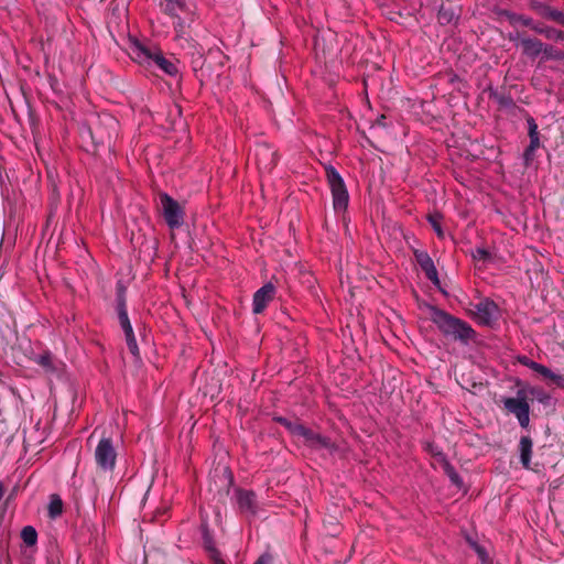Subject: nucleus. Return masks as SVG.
<instances>
[{"mask_svg":"<svg viewBox=\"0 0 564 564\" xmlns=\"http://www.w3.org/2000/svg\"><path fill=\"white\" fill-rule=\"evenodd\" d=\"M520 362H521L522 365L527 366L528 368L532 369V368H533V365H534V362H535V361H533V360L529 359L528 357H522V358L520 359Z\"/></svg>","mask_w":564,"mask_h":564,"instance_id":"58836bf2","label":"nucleus"},{"mask_svg":"<svg viewBox=\"0 0 564 564\" xmlns=\"http://www.w3.org/2000/svg\"><path fill=\"white\" fill-rule=\"evenodd\" d=\"M254 156L260 169H272L276 164V153L267 144L254 149Z\"/></svg>","mask_w":564,"mask_h":564,"instance_id":"ddd939ff","label":"nucleus"},{"mask_svg":"<svg viewBox=\"0 0 564 564\" xmlns=\"http://www.w3.org/2000/svg\"><path fill=\"white\" fill-rule=\"evenodd\" d=\"M296 434L295 437L302 438L304 444L313 449H328L332 451L334 448L333 443L329 438L315 433L314 431L305 427L304 425L300 424L299 427H296Z\"/></svg>","mask_w":564,"mask_h":564,"instance_id":"6e6552de","label":"nucleus"},{"mask_svg":"<svg viewBox=\"0 0 564 564\" xmlns=\"http://www.w3.org/2000/svg\"><path fill=\"white\" fill-rule=\"evenodd\" d=\"M160 204L163 216L170 228H178L183 224L184 213L178 203L169 194H160Z\"/></svg>","mask_w":564,"mask_h":564,"instance_id":"423d86ee","label":"nucleus"},{"mask_svg":"<svg viewBox=\"0 0 564 564\" xmlns=\"http://www.w3.org/2000/svg\"><path fill=\"white\" fill-rule=\"evenodd\" d=\"M127 346L133 356L139 354V347L134 334L126 336Z\"/></svg>","mask_w":564,"mask_h":564,"instance_id":"c756f323","label":"nucleus"},{"mask_svg":"<svg viewBox=\"0 0 564 564\" xmlns=\"http://www.w3.org/2000/svg\"><path fill=\"white\" fill-rule=\"evenodd\" d=\"M471 256L474 260L477 261H487L488 259H490V252L485 248H476L475 250L471 251Z\"/></svg>","mask_w":564,"mask_h":564,"instance_id":"bb28decb","label":"nucleus"},{"mask_svg":"<svg viewBox=\"0 0 564 564\" xmlns=\"http://www.w3.org/2000/svg\"><path fill=\"white\" fill-rule=\"evenodd\" d=\"M131 58L145 66H156L159 69L170 76L178 74L177 64L163 56L162 52L154 45H145L139 41H133L129 47Z\"/></svg>","mask_w":564,"mask_h":564,"instance_id":"f03ea898","label":"nucleus"},{"mask_svg":"<svg viewBox=\"0 0 564 564\" xmlns=\"http://www.w3.org/2000/svg\"><path fill=\"white\" fill-rule=\"evenodd\" d=\"M118 318H119L120 326L124 333V336L134 334L128 314L122 313V316H120Z\"/></svg>","mask_w":564,"mask_h":564,"instance_id":"a878e982","label":"nucleus"},{"mask_svg":"<svg viewBox=\"0 0 564 564\" xmlns=\"http://www.w3.org/2000/svg\"><path fill=\"white\" fill-rule=\"evenodd\" d=\"M468 542L471 545V547L475 550V552L477 553L479 560L482 563H486L488 561V555H487L486 550L482 546H480L479 544H477L475 541L468 540Z\"/></svg>","mask_w":564,"mask_h":564,"instance_id":"c85d7f7f","label":"nucleus"},{"mask_svg":"<svg viewBox=\"0 0 564 564\" xmlns=\"http://www.w3.org/2000/svg\"><path fill=\"white\" fill-rule=\"evenodd\" d=\"M540 147V139L539 137H531L530 138V151H535Z\"/></svg>","mask_w":564,"mask_h":564,"instance_id":"e433bc0d","label":"nucleus"},{"mask_svg":"<svg viewBox=\"0 0 564 564\" xmlns=\"http://www.w3.org/2000/svg\"><path fill=\"white\" fill-rule=\"evenodd\" d=\"M415 259L420 264L421 269L425 272L426 278L433 282L434 284H438V275L437 270L434 265L432 258L427 252L424 251H415Z\"/></svg>","mask_w":564,"mask_h":564,"instance_id":"4468645a","label":"nucleus"},{"mask_svg":"<svg viewBox=\"0 0 564 564\" xmlns=\"http://www.w3.org/2000/svg\"><path fill=\"white\" fill-rule=\"evenodd\" d=\"M296 434L295 437L302 438L304 444L313 449H328L332 451L334 448L333 443L329 438L315 433L314 431L305 427L304 425L300 424L299 427H296Z\"/></svg>","mask_w":564,"mask_h":564,"instance_id":"0eeeda50","label":"nucleus"},{"mask_svg":"<svg viewBox=\"0 0 564 564\" xmlns=\"http://www.w3.org/2000/svg\"><path fill=\"white\" fill-rule=\"evenodd\" d=\"M216 564H225L223 561H217Z\"/></svg>","mask_w":564,"mask_h":564,"instance_id":"c03bdc74","label":"nucleus"},{"mask_svg":"<svg viewBox=\"0 0 564 564\" xmlns=\"http://www.w3.org/2000/svg\"><path fill=\"white\" fill-rule=\"evenodd\" d=\"M117 311H118V317L122 316V313L128 314L127 306H126V297H124L123 292H118Z\"/></svg>","mask_w":564,"mask_h":564,"instance_id":"cd10ccee","label":"nucleus"},{"mask_svg":"<svg viewBox=\"0 0 564 564\" xmlns=\"http://www.w3.org/2000/svg\"><path fill=\"white\" fill-rule=\"evenodd\" d=\"M503 405L507 411L516 415L522 427H528L530 423V406L523 390H519L514 398H506Z\"/></svg>","mask_w":564,"mask_h":564,"instance_id":"20e7f679","label":"nucleus"},{"mask_svg":"<svg viewBox=\"0 0 564 564\" xmlns=\"http://www.w3.org/2000/svg\"><path fill=\"white\" fill-rule=\"evenodd\" d=\"M236 500L240 512L254 516L257 512L256 494L250 490L237 489L235 491Z\"/></svg>","mask_w":564,"mask_h":564,"instance_id":"f8f14e48","label":"nucleus"},{"mask_svg":"<svg viewBox=\"0 0 564 564\" xmlns=\"http://www.w3.org/2000/svg\"><path fill=\"white\" fill-rule=\"evenodd\" d=\"M445 473L454 485L458 487L463 485L459 475L455 471L454 467H452L448 463L445 464Z\"/></svg>","mask_w":564,"mask_h":564,"instance_id":"393cba45","label":"nucleus"},{"mask_svg":"<svg viewBox=\"0 0 564 564\" xmlns=\"http://www.w3.org/2000/svg\"><path fill=\"white\" fill-rule=\"evenodd\" d=\"M534 152L535 151H530L529 147L525 149L523 156L527 164L533 160Z\"/></svg>","mask_w":564,"mask_h":564,"instance_id":"4c0bfd02","label":"nucleus"},{"mask_svg":"<svg viewBox=\"0 0 564 564\" xmlns=\"http://www.w3.org/2000/svg\"><path fill=\"white\" fill-rule=\"evenodd\" d=\"M276 422L282 424L293 436L296 434V427L300 426V423L297 421H291L286 417L279 416L275 419Z\"/></svg>","mask_w":564,"mask_h":564,"instance_id":"412c9836","label":"nucleus"},{"mask_svg":"<svg viewBox=\"0 0 564 564\" xmlns=\"http://www.w3.org/2000/svg\"><path fill=\"white\" fill-rule=\"evenodd\" d=\"M528 126H529V138L539 137L538 124L535 123L533 118L528 119Z\"/></svg>","mask_w":564,"mask_h":564,"instance_id":"f704fd0d","label":"nucleus"},{"mask_svg":"<svg viewBox=\"0 0 564 564\" xmlns=\"http://www.w3.org/2000/svg\"><path fill=\"white\" fill-rule=\"evenodd\" d=\"M429 310L431 321L445 337L459 341L463 345H469L470 341L475 340L476 332L468 323L436 306H430Z\"/></svg>","mask_w":564,"mask_h":564,"instance_id":"f257e3e1","label":"nucleus"},{"mask_svg":"<svg viewBox=\"0 0 564 564\" xmlns=\"http://www.w3.org/2000/svg\"><path fill=\"white\" fill-rule=\"evenodd\" d=\"M441 219H442V216L437 213L433 214V215H429V217H427L429 223L431 224V226L433 227V229L435 230V232L437 234L438 237H443Z\"/></svg>","mask_w":564,"mask_h":564,"instance_id":"4be33fe9","label":"nucleus"},{"mask_svg":"<svg viewBox=\"0 0 564 564\" xmlns=\"http://www.w3.org/2000/svg\"><path fill=\"white\" fill-rule=\"evenodd\" d=\"M275 295V286L268 282L261 286L253 295L252 311L254 314H261Z\"/></svg>","mask_w":564,"mask_h":564,"instance_id":"9b49d317","label":"nucleus"},{"mask_svg":"<svg viewBox=\"0 0 564 564\" xmlns=\"http://www.w3.org/2000/svg\"><path fill=\"white\" fill-rule=\"evenodd\" d=\"M531 394L535 395L538 401L544 404H547L551 400V397L541 390L532 389Z\"/></svg>","mask_w":564,"mask_h":564,"instance_id":"2f4dec72","label":"nucleus"},{"mask_svg":"<svg viewBox=\"0 0 564 564\" xmlns=\"http://www.w3.org/2000/svg\"><path fill=\"white\" fill-rule=\"evenodd\" d=\"M454 19V13L442 8L438 12V21L441 23H451Z\"/></svg>","mask_w":564,"mask_h":564,"instance_id":"7c9ffc66","label":"nucleus"},{"mask_svg":"<svg viewBox=\"0 0 564 564\" xmlns=\"http://www.w3.org/2000/svg\"><path fill=\"white\" fill-rule=\"evenodd\" d=\"M117 451L110 437H102L95 449V460L99 468L110 471L116 466Z\"/></svg>","mask_w":564,"mask_h":564,"instance_id":"39448f33","label":"nucleus"},{"mask_svg":"<svg viewBox=\"0 0 564 564\" xmlns=\"http://www.w3.org/2000/svg\"><path fill=\"white\" fill-rule=\"evenodd\" d=\"M532 446V440L529 436L521 437L519 443L520 460L525 469H530Z\"/></svg>","mask_w":564,"mask_h":564,"instance_id":"dca6fc26","label":"nucleus"},{"mask_svg":"<svg viewBox=\"0 0 564 564\" xmlns=\"http://www.w3.org/2000/svg\"><path fill=\"white\" fill-rule=\"evenodd\" d=\"M99 122L105 126L107 130L104 131L100 128H96L95 131L90 132L93 140L100 144L110 142L112 134L117 131L118 121L112 116L104 113L99 116Z\"/></svg>","mask_w":564,"mask_h":564,"instance_id":"9d476101","label":"nucleus"},{"mask_svg":"<svg viewBox=\"0 0 564 564\" xmlns=\"http://www.w3.org/2000/svg\"><path fill=\"white\" fill-rule=\"evenodd\" d=\"M269 562H270V556L262 555L253 564H269Z\"/></svg>","mask_w":564,"mask_h":564,"instance_id":"ea45409f","label":"nucleus"},{"mask_svg":"<svg viewBox=\"0 0 564 564\" xmlns=\"http://www.w3.org/2000/svg\"><path fill=\"white\" fill-rule=\"evenodd\" d=\"M326 178L333 196L334 210L345 212L348 207L349 194L343 177L334 166L329 165L326 167Z\"/></svg>","mask_w":564,"mask_h":564,"instance_id":"7ed1b4c3","label":"nucleus"},{"mask_svg":"<svg viewBox=\"0 0 564 564\" xmlns=\"http://www.w3.org/2000/svg\"><path fill=\"white\" fill-rule=\"evenodd\" d=\"M185 6V0H164V10L171 15L184 11Z\"/></svg>","mask_w":564,"mask_h":564,"instance_id":"a211bd4d","label":"nucleus"},{"mask_svg":"<svg viewBox=\"0 0 564 564\" xmlns=\"http://www.w3.org/2000/svg\"><path fill=\"white\" fill-rule=\"evenodd\" d=\"M541 376H543L544 378H547V379H551L553 380L554 382H556L558 386H562L563 384V378L562 376L560 375H556L554 373L551 369H549L547 367H545L544 365H542L539 369V372Z\"/></svg>","mask_w":564,"mask_h":564,"instance_id":"aec40b11","label":"nucleus"},{"mask_svg":"<svg viewBox=\"0 0 564 564\" xmlns=\"http://www.w3.org/2000/svg\"><path fill=\"white\" fill-rule=\"evenodd\" d=\"M36 362L42 366L43 368H45L47 371H53L54 370V367H53V361H52V356L51 354L48 352H45L43 355H40L37 358H36Z\"/></svg>","mask_w":564,"mask_h":564,"instance_id":"b1692460","label":"nucleus"},{"mask_svg":"<svg viewBox=\"0 0 564 564\" xmlns=\"http://www.w3.org/2000/svg\"><path fill=\"white\" fill-rule=\"evenodd\" d=\"M48 516L52 519L59 517L63 513V501L57 495H52L48 503Z\"/></svg>","mask_w":564,"mask_h":564,"instance_id":"f3484780","label":"nucleus"},{"mask_svg":"<svg viewBox=\"0 0 564 564\" xmlns=\"http://www.w3.org/2000/svg\"><path fill=\"white\" fill-rule=\"evenodd\" d=\"M523 54L529 57H536L543 52L544 44L536 39L525 37L520 42Z\"/></svg>","mask_w":564,"mask_h":564,"instance_id":"2eb2a0df","label":"nucleus"},{"mask_svg":"<svg viewBox=\"0 0 564 564\" xmlns=\"http://www.w3.org/2000/svg\"><path fill=\"white\" fill-rule=\"evenodd\" d=\"M475 315L480 324L489 326L498 319L499 308L494 301L485 299L475 305Z\"/></svg>","mask_w":564,"mask_h":564,"instance_id":"1a4fd4ad","label":"nucleus"},{"mask_svg":"<svg viewBox=\"0 0 564 564\" xmlns=\"http://www.w3.org/2000/svg\"><path fill=\"white\" fill-rule=\"evenodd\" d=\"M546 58L563 59L564 53L553 46L546 45L543 47V52Z\"/></svg>","mask_w":564,"mask_h":564,"instance_id":"5701e85b","label":"nucleus"},{"mask_svg":"<svg viewBox=\"0 0 564 564\" xmlns=\"http://www.w3.org/2000/svg\"><path fill=\"white\" fill-rule=\"evenodd\" d=\"M528 126H529V138L539 137L538 124L535 123L533 118L528 119Z\"/></svg>","mask_w":564,"mask_h":564,"instance_id":"72a5a7b5","label":"nucleus"},{"mask_svg":"<svg viewBox=\"0 0 564 564\" xmlns=\"http://www.w3.org/2000/svg\"><path fill=\"white\" fill-rule=\"evenodd\" d=\"M524 24H525V25H530V26L532 28V25H531V20H529V19L524 21Z\"/></svg>","mask_w":564,"mask_h":564,"instance_id":"37998d69","label":"nucleus"},{"mask_svg":"<svg viewBox=\"0 0 564 564\" xmlns=\"http://www.w3.org/2000/svg\"><path fill=\"white\" fill-rule=\"evenodd\" d=\"M21 538L28 546H32L36 543L37 533L33 527H24L21 532Z\"/></svg>","mask_w":564,"mask_h":564,"instance_id":"6ab92c4d","label":"nucleus"},{"mask_svg":"<svg viewBox=\"0 0 564 564\" xmlns=\"http://www.w3.org/2000/svg\"><path fill=\"white\" fill-rule=\"evenodd\" d=\"M541 366H542L541 364L535 361L534 365H533V368L531 370H533L535 372H539V369H540Z\"/></svg>","mask_w":564,"mask_h":564,"instance_id":"a19ab883","label":"nucleus"},{"mask_svg":"<svg viewBox=\"0 0 564 564\" xmlns=\"http://www.w3.org/2000/svg\"><path fill=\"white\" fill-rule=\"evenodd\" d=\"M532 29L539 33H544L546 34L547 37H552L554 36V34L556 33V31L554 29H541L540 26H532Z\"/></svg>","mask_w":564,"mask_h":564,"instance_id":"c9c22d12","label":"nucleus"},{"mask_svg":"<svg viewBox=\"0 0 564 564\" xmlns=\"http://www.w3.org/2000/svg\"><path fill=\"white\" fill-rule=\"evenodd\" d=\"M2 496H3V487H2V485L0 484V499L2 498Z\"/></svg>","mask_w":564,"mask_h":564,"instance_id":"79ce46f5","label":"nucleus"},{"mask_svg":"<svg viewBox=\"0 0 564 564\" xmlns=\"http://www.w3.org/2000/svg\"><path fill=\"white\" fill-rule=\"evenodd\" d=\"M546 17L549 19H552L554 21H557L560 23L564 24V13L554 9H550Z\"/></svg>","mask_w":564,"mask_h":564,"instance_id":"473e14b6","label":"nucleus"}]
</instances>
